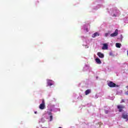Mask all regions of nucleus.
<instances>
[{"label": "nucleus", "mask_w": 128, "mask_h": 128, "mask_svg": "<svg viewBox=\"0 0 128 128\" xmlns=\"http://www.w3.org/2000/svg\"><path fill=\"white\" fill-rule=\"evenodd\" d=\"M86 32H88V28H86Z\"/></svg>", "instance_id": "obj_18"}, {"label": "nucleus", "mask_w": 128, "mask_h": 128, "mask_svg": "<svg viewBox=\"0 0 128 128\" xmlns=\"http://www.w3.org/2000/svg\"><path fill=\"white\" fill-rule=\"evenodd\" d=\"M122 118L126 120V122H128V113H123L122 114Z\"/></svg>", "instance_id": "obj_5"}, {"label": "nucleus", "mask_w": 128, "mask_h": 128, "mask_svg": "<svg viewBox=\"0 0 128 128\" xmlns=\"http://www.w3.org/2000/svg\"><path fill=\"white\" fill-rule=\"evenodd\" d=\"M90 92H92L90 89H88L85 91V94L86 96H88V94H89Z\"/></svg>", "instance_id": "obj_9"}, {"label": "nucleus", "mask_w": 128, "mask_h": 128, "mask_svg": "<svg viewBox=\"0 0 128 128\" xmlns=\"http://www.w3.org/2000/svg\"><path fill=\"white\" fill-rule=\"evenodd\" d=\"M108 86L110 88H118L120 86L116 84L112 81L108 83Z\"/></svg>", "instance_id": "obj_1"}, {"label": "nucleus", "mask_w": 128, "mask_h": 128, "mask_svg": "<svg viewBox=\"0 0 128 128\" xmlns=\"http://www.w3.org/2000/svg\"><path fill=\"white\" fill-rule=\"evenodd\" d=\"M50 82H52V80H48V86H52V83Z\"/></svg>", "instance_id": "obj_11"}, {"label": "nucleus", "mask_w": 128, "mask_h": 128, "mask_svg": "<svg viewBox=\"0 0 128 128\" xmlns=\"http://www.w3.org/2000/svg\"><path fill=\"white\" fill-rule=\"evenodd\" d=\"M108 110H106L105 111V114H108Z\"/></svg>", "instance_id": "obj_14"}, {"label": "nucleus", "mask_w": 128, "mask_h": 128, "mask_svg": "<svg viewBox=\"0 0 128 128\" xmlns=\"http://www.w3.org/2000/svg\"><path fill=\"white\" fill-rule=\"evenodd\" d=\"M113 16H116V14H114Z\"/></svg>", "instance_id": "obj_16"}, {"label": "nucleus", "mask_w": 128, "mask_h": 128, "mask_svg": "<svg viewBox=\"0 0 128 128\" xmlns=\"http://www.w3.org/2000/svg\"><path fill=\"white\" fill-rule=\"evenodd\" d=\"M97 55L100 58H104V54L100 52H98L97 53Z\"/></svg>", "instance_id": "obj_6"}, {"label": "nucleus", "mask_w": 128, "mask_h": 128, "mask_svg": "<svg viewBox=\"0 0 128 128\" xmlns=\"http://www.w3.org/2000/svg\"><path fill=\"white\" fill-rule=\"evenodd\" d=\"M122 102H124V100H122Z\"/></svg>", "instance_id": "obj_17"}, {"label": "nucleus", "mask_w": 128, "mask_h": 128, "mask_svg": "<svg viewBox=\"0 0 128 128\" xmlns=\"http://www.w3.org/2000/svg\"><path fill=\"white\" fill-rule=\"evenodd\" d=\"M121 46H122L121 44L116 43V48H120Z\"/></svg>", "instance_id": "obj_13"}, {"label": "nucleus", "mask_w": 128, "mask_h": 128, "mask_svg": "<svg viewBox=\"0 0 128 128\" xmlns=\"http://www.w3.org/2000/svg\"><path fill=\"white\" fill-rule=\"evenodd\" d=\"M38 113L37 112H34V114H36Z\"/></svg>", "instance_id": "obj_19"}, {"label": "nucleus", "mask_w": 128, "mask_h": 128, "mask_svg": "<svg viewBox=\"0 0 128 128\" xmlns=\"http://www.w3.org/2000/svg\"><path fill=\"white\" fill-rule=\"evenodd\" d=\"M48 114H49V116H50V122H52V112H50L49 113H48Z\"/></svg>", "instance_id": "obj_12"}, {"label": "nucleus", "mask_w": 128, "mask_h": 128, "mask_svg": "<svg viewBox=\"0 0 128 128\" xmlns=\"http://www.w3.org/2000/svg\"><path fill=\"white\" fill-rule=\"evenodd\" d=\"M108 46L106 44H103V46L102 47V50H108Z\"/></svg>", "instance_id": "obj_8"}, {"label": "nucleus", "mask_w": 128, "mask_h": 128, "mask_svg": "<svg viewBox=\"0 0 128 128\" xmlns=\"http://www.w3.org/2000/svg\"><path fill=\"white\" fill-rule=\"evenodd\" d=\"M95 61L98 64H102V61H100V59L98 58H97L95 59Z\"/></svg>", "instance_id": "obj_7"}, {"label": "nucleus", "mask_w": 128, "mask_h": 128, "mask_svg": "<svg viewBox=\"0 0 128 128\" xmlns=\"http://www.w3.org/2000/svg\"><path fill=\"white\" fill-rule=\"evenodd\" d=\"M100 36V34H98V32H96L92 35V38H96V36Z\"/></svg>", "instance_id": "obj_10"}, {"label": "nucleus", "mask_w": 128, "mask_h": 128, "mask_svg": "<svg viewBox=\"0 0 128 128\" xmlns=\"http://www.w3.org/2000/svg\"><path fill=\"white\" fill-rule=\"evenodd\" d=\"M105 36H108V33H106L105 34Z\"/></svg>", "instance_id": "obj_15"}, {"label": "nucleus", "mask_w": 128, "mask_h": 128, "mask_svg": "<svg viewBox=\"0 0 128 128\" xmlns=\"http://www.w3.org/2000/svg\"><path fill=\"white\" fill-rule=\"evenodd\" d=\"M118 34V30L116 29L114 31V32L110 34V36L114 38V36H116Z\"/></svg>", "instance_id": "obj_4"}, {"label": "nucleus", "mask_w": 128, "mask_h": 128, "mask_svg": "<svg viewBox=\"0 0 128 128\" xmlns=\"http://www.w3.org/2000/svg\"><path fill=\"white\" fill-rule=\"evenodd\" d=\"M45 104L46 103H44V100H42V104L39 106V108H40V110H44V108H46Z\"/></svg>", "instance_id": "obj_2"}, {"label": "nucleus", "mask_w": 128, "mask_h": 128, "mask_svg": "<svg viewBox=\"0 0 128 128\" xmlns=\"http://www.w3.org/2000/svg\"><path fill=\"white\" fill-rule=\"evenodd\" d=\"M126 106H122V105H118L117 106V108H118L119 112H122V110L124 108H125Z\"/></svg>", "instance_id": "obj_3"}]
</instances>
